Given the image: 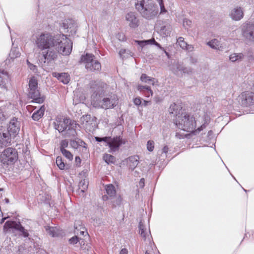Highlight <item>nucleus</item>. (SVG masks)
I'll list each match as a JSON object with an SVG mask.
<instances>
[{
	"label": "nucleus",
	"instance_id": "1",
	"mask_svg": "<svg viewBox=\"0 0 254 254\" xmlns=\"http://www.w3.org/2000/svg\"><path fill=\"white\" fill-rule=\"evenodd\" d=\"M55 40L56 36H53L49 33H42L37 38L36 43L41 51L40 63L49 64L57 58V53L54 48Z\"/></svg>",
	"mask_w": 254,
	"mask_h": 254
},
{
	"label": "nucleus",
	"instance_id": "2",
	"mask_svg": "<svg viewBox=\"0 0 254 254\" xmlns=\"http://www.w3.org/2000/svg\"><path fill=\"white\" fill-rule=\"evenodd\" d=\"M174 123L179 128L188 132L193 131L194 134H196L206 127V125L203 124L197 129L193 130L196 127L195 118L193 116L186 113H182L181 116L174 119Z\"/></svg>",
	"mask_w": 254,
	"mask_h": 254
},
{
	"label": "nucleus",
	"instance_id": "3",
	"mask_svg": "<svg viewBox=\"0 0 254 254\" xmlns=\"http://www.w3.org/2000/svg\"><path fill=\"white\" fill-rule=\"evenodd\" d=\"M135 6L141 16L147 19L154 18L158 13V6L152 0H136Z\"/></svg>",
	"mask_w": 254,
	"mask_h": 254
},
{
	"label": "nucleus",
	"instance_id": "4",
	"mask_svg": "<svg viewBox=\"0 0 254 254\" xmlns=\"http://www.w3.org/2000/svg\"><path fill=\"white\" fill-rule=\"evenodd\" d=\"M56 39L54 48L57 53L58 52L63 55H69L72 48L71 40L64 34L56 35Z\"/></svg>",
	"mask_w": 254,
	"mask_h": 254
},
{
	"label": "nucleus",
	"instance_id": "5",
	"mask_svg": "<svg viewBox=\"0 0 254 254\" xmlns=\"http://www.w3.org/2000/svg\"><path fill=\"white\" fill-rule=\"evenodd\" d=\"M118 98L116 95L111 94L104 97L101 99H96L94 105L105 110L114 108L118 104Z\"/></svg>",
	"mask_w": 254,
	"mask_h": 254
},
{
	"label": "nucleus",
	"instance_id": "6",
	"mask_svg": "<svg viewBox=\"0 0 254 254\" xmlns=\"http://www.w3.org/2000/svg\"><path fill=\"white\" fill-rule=\"evenodd\" d=\"M11 229L17 231L19 232V235L24 238H27L29 236L30 228L22 226L19 222H15L14 221H6L3 226L4 231L7 232Z\"/></svg>",
	"mask_w": 254,
	"mask_h": 254
},
{
	"label": "nucleus",
	"instance_id": "7",
	"mask_svg": "<svg viewBox=\"0 0 254 254\" xmlns=\"http://www.w3.org/2000/svg\"><path fill=\"white\" fill-rule=\"evenodd\" d=\"M80 60L85 64V68L89 71H100L101 69L100 63L95 60L94 55L92 54L82 56Z\"/></svg>",
	"mask_w": 254,
	"mask_h": 254
},
{
	"label": "nucleus",
	"instance_id": "8",
	"mask_svg": "<svg viewBox=\"0 0 254 254\" xmlns=\"http://www.w3.org/2000/svg\"><path fill=\"white\" fill-rule=\"evenodd\" d=\"M106 84L101 80H92L90 83L92 101L95 102L104 93Z\"/></svg>",
	"mask_w": 254,
	"mask_h": 254
},
{
	"label": "nucleus",
	"instance_id": "9",
	"mask_svg": "<svg viewBox=\"0 0 254 254\" xmlns=\"http://www.w3.org/2000/svg\"><path fill=\"white\" fill-rule=\"evenodd\" d=\"M96 120V117L87 114L82 116L80 119V122L86 131L92 132L97 126Z\"/></svg>",
	"mask_w": 254,
	"mask_h": 254
},
{
	"label": "nucleus",
	"instance_id": "10",
	"mask_svg": "<svg viewBox=\"0 0 254 254\" xmlns=\"http://www.w3.org/2000/svg\"><path fill=\"white\" fill-rule=\"evenodd\" d=\"M242 34L247 41L254 43V22L245 23L242 28Z\"/></svg>",
	"mask_w": 254,
	"mask_h": 254
},
{
	"label": "nucleus",
	"instance_id": "11",
	"mask_svg": "<svg viewBox=\"0 0 254 254\" xmlns=\"http://www.w3.org/2000/svg\"><path fill=\"white\" fill-rule=\"evenodd\" d=\"M239 102L244 107H249L254 105V93L244 92L239 96Z\"/></svg>",
	"mask_w": 254,
	"mask_h": 254
},
{
	"label": "nucleus",
	"instance_id": "12",
	"mask_svg": "<svg viewBox=\"0 0 254 254\" xmlns=\"http://www.w3.org/2000/svg\"><path fill=\"white\" fill-rule=\"evenodd\" d=\"M28 97L32 99L30 103H35L38 104L43 103L45 99V97L40 94L38 88L28 90Z\"/></svg>",
	"mask_w": 254,
	"mask_h": 254
},
{
	"label": "nucleus",
	"instance_id": "13",
	"mask_svg": "<svg viewBox=\"0 0 254 254\" xmlns=\"http://www.w3.org/2000/svg\"><path fill=\"white\" fill-rule=\"evenodd\" d=\"M71 123V119L69 118H57L54 122V128L58 130L59 132H63L67 128L68 124Z\"/></svg>",
	"mask_w": 254,
	"mask_h": 254
},
{
	"label": "nucleus",
	"instance_id": "14",
	"mask_svg": "<svg viewBox=\"0 0 254 254\" xmlns=\"http://www.w3.org/2000/svg\"><path fill=\"white\" fill-rule=\"evenodd\" d=\"M20 123L16 118H13L9 122V126L6 131H8L11 136L14 138L20 130Z\"/></svg>",
	"mask_w": 254,
	"mask_h": 254
},
{
	"label": "nucleus",
	"instance_id": "15",
	"mask_svg": "<svg viewBox=\"0 0 254 254\" xmlns=\"http://www.w3.org/2000/svg\"><path fill=\"white\" fill-rule=\"evenodd\" d=\"M11 135L5 129L0 128V147L3 148L10 145L11 141Z\"/></svg>",
	"mask_w": 254,
	"mask_h": 254
},
{
	"label": "nucleus",
	"instance_id": "16",
	"mask_svg": "<svg viewBox=\"0 0 254 254\" xmlns=\"http://www.w3.org/2000/svg\"><path fill=\"white\" fill-rule=\"evenodd\" d=\"M79 125L74 120H71L70 124L67 126V128L64 131V135L65 137H75L77 135L76 128Z\"/></svg>",
	"mask_w": 254,
	"mask_h": 254
},
{
	"label": "nucleus",
	"instance_id": "17",
	"mask_svg": "<svg viewBox=\"0 0 254 254\" xmlns=\"http://www.w3.org/2000/svg\"><path fill=\"white\" fill-rule=\"evenodd\" d=\"M70 145L72 148L79 149L83 152L87 153L88 151L87 144L81 139L77 138L75 140H71Z\"/></svg>",
	"mask_w": 254,
	"mask_h": 254
},
{
	"label": "nucleus",
	"instance_id": "18",
	"mask_svg": "<svg viewBox=\"0 0 254 254\" xmlns=\"http://www.w3.org/2000/svg\"><path fill=\"white\" fill-rule=\"evenodd\" d=\"M126 20L129 26L131 28H135L139 25V20L134 12L127 13L126 15Z\"/></svg>",
	"mask_w": 254,
	"mask_h": 254
},
{
	"label": "nucleus",
	"instance_id": "19",
	"mask_svg": "<svg viewBox=\"0 0 254 254\" xmlns=\"http://www.w3.org/2000/svg\"><path fill=\"white\" fill-rule=\"evenodd\" d=\"M0 156L2 159H16L18 158L17 151L15 148L8 147L3 150Z\"/></svg>",
	"mask_w": 254,
	"mask_h": 254
},
{
	"label": "nucleus",
	"instance_id": "20",
	"mask_svg": "<svg viewBox=\"0 0 254 254\" xmlns=\"http://www.w3.org/2000/svg\"><path fill=\"white\" fill-rule=\"evenodd\" d=\"M80 178H83L79 183L78 188L79 190L81 192L84 193L88 189L89 182L87 177L86 172L83 171L79 174Z\"/></svg>",
	"mask_w": 254,
	"mask_h": 254
},
{
	"label": "nucleus",
	"instance_id": "21",
	"mask_svg": "<svg viewBox=\"0 0 254 254\" xmlns=\"http://www.w3.org/2000/svg\"><path fill=\"white\" fill-rule=\"evenodd\" d=\"M172 71L175 74H178L179 71L183 72L184 73L190 74L193 71L191 68H188L184 66L182 64L177 63L173 65Z\"/></svg>",
	"mask_w": 254,
	"mask_h": 254
},
{
	"label": "nucleus",
	"instance_id": "22",
	"mask_svg": "<svg viewBox=\"0 0 254 254\" xmlns=\"http://www.w3.org/2000/svg\"><path fill=\"white\" fill-rule=\"evenodd\" d=\"M111 151L114 152L119 149V147L123 143L122 139L120 137H114L111 141L107 142Z\"/></svg>",
	"mask_w": 254,
	"mask_h": 254
},
{
	"label": "nucleus",
	"instance_id": "23",
	"mask_svg": "<svg viewBox=\"0 0 254 254\" xmlns=\"http://www.w3.org/2000/svg\"><path fill=\"white\" fill-rule=\"evenodd\" d=\"M58 167L61 170L69 169L72 167V160H56Z\"/></svg>",
	"mask_w": 254,
	"mask_h": 254
},
{
	"label": "nucleus",
	"instance_id": "24",
	"mask_svg": "<svg viewBox=\"0 0 254 254\" xmlns=\"http://www.w3.org/2000/svg\"><path fill=\"white\" fill-rule=\"evenodd\" d=\"M52 75L64 84H67L70 81V76L67 73H58L55 72H53Z\"/></svg>",
	"mask_w": 254,
	"mask_h": 254
},
{
	"label": "nucleus",
	"instance_id": "25",
	"mask_svg": "<svg viewBox=\"0 0 254 254\" xmlns=\"http://www.w3.org/2000/svg\"><path fill=\"white\" fill-rule=\"evenodd\" d=\"M139 233L141 236V237L144 239L146 240L147 238H149L150 232L149 229H147L146 226H145L144 224V222L141 220L139 224Z\"/></svg>",
	"mask_w": 254,
	"mask_h": 254
},
{
	"label": "nucleus",
	"instance_id": "26",
	"mask_svg": "<svg viewBox=\"0 0 254 254\" xmlns=\"http://www.w3.org/2000/svg\"><path fill=\"white\" fill-rule=\"evenodd\" d=\"M244 16V12L241 7L234 8L231 13V18L235 20H240Z\"/></svg>",
	"mask_w": 254,
	"mask_h": 254
},
{
	"label": "nucleus",
	"instance_id": "27",
	"mask_svg": "<svg viewBox=\"0 0 254 254\" xmlns=\"http://www.w3.org/2000/svg\"><path fill=\"white\" fill-rule=\"evenodd\" d=\"M10 117L9 109L6 106L0 107V125L4 123Z\"/></svg>",
	"mask_w": 254,
	"mask_h": 254
},
{
	"label": "nucleus",
	"instance_id": "28",
	"mask_svg": "<svg viewBox=\"0 0 254 254\" xmlns=\"http://www.w3.org/2000/svg\"><path fill=\"white\" fill-rule=\"evenodd\" d=\"M169 112L170 114H173L176 117L175 119L179 117V116H181V113H183L180 106L175 103L172 104L170 105Z\"/></svg>",
	"mask_w": 254,
	"mask_h": 254
},
{
	"label": "nucleus",
	"instance_id": "29",
	"mask_svg": "<svg viewBox=\"0 0 254 254\" xmlns=\"http://www.w3.org/2000/svg\"><path fill=\"white\" fill-rule=\"evenodd\" d=\"M47 233L52 237H58L61 234V231L57 227H52L49 226H45Z\"/></svg>",
	"mask_w": 254,
	"mask_h": 254
},
{
	"label": "nucleus",
	"instance_id": "30",
	"mask_svg": "<svg viewBox=\"0 0 254 254\" xmlns=\"http://www.w3.org/2000/svg\"><path fill=\"white\" fill-rule=\"evenodd\" d=\"M45 109V105H42L39 110L33 114L32 116V119L35 121H39L43 117Z\"/></svg>",
	"mask_w": 254,
	"mask_h": 254
},
{
	"label": "nucleus",
	"instance_id": "31",
	"mask_svg": "<svg viewBox=\"0 0 254 254\" xmlns=\"http://www.w3.org/2000/svg\"><path fill=\"white\" fill-rule=\"evenodd\" d=\"M137 89L147 97L152 96L153 95V91L149 86L139 85L137 86Z\"/></svg>",
	"mask_w": 254,
	"mask_h": 254
},
{
	"label": "nucleus",
	"instance_id": "32",
	"mask_svg": "<svg viewBox=\"0 0 254 254\" xmlns=\"http://www.w3.org/2000/svg\"><path fill=\"white\" fill-rule=\"evenodd\" d=\"M74 228L75 230V233L78 234V232L77 231H79V233L80 235H86L87 234L86 229L84 226L82 225V223L80 221H77L75 223Z\"/></svg>",
	"mask_w": 254,
	"mask_h": 254
},
{
	"label": "nucleus",
	"instance_id": "33",
	"mask_svg": "<svg viewBox=\"0 0 254 254\" xmlns=\"http://www.w3.org/2000/svg\"><path fill=\"white\" fill-rule=\"evenodd\" d=\"M171 31V28L170 25H166L162 26L160 29V34L163 37H166L170 35Z\"/></svg>",
	"mask_w": 254,
	"mask_h": 254
},
{
	"label": "nucleus",
	"instance_id": "34",
	"mask_svg": "<svg viewBox=\"0 0 254 254\" xmlns=\"http://www.w3.org/2000/svg\"><path fill=\"white\" fill-rule=\"evenodd\" d=\"M207 45L212 49H219L221 47L220 42L216 39H213L207 43Z\"/></svg>",
	"mask_w": 254,
	"mask_h": 254
},
{
	"label": "nucleus",
	"instance_id": "35",
	"mask_svg": "<svg viewBox=\"0 0 254 254\" xmlns=\"http://www.w3.org/2000/svg\"><path fill=\"white\" fill-rule=\"evenodd\" d=\"M244 55L243 53H233L229 57L230 60L232 62L241 61L244 59Z\"/></svg>",
	"mask_w": 254,
	"mask_h": 254
},
{
	"label": "nucleus",
	"instance_id": "36",
	"mask_svg": "<svg viewBox=\"0 0 254 254\" xmlns=\"http://www.w3.org/2000/svg\"><path fill=\"white\" fill-rule=\"evenodd\" d=\"M140 80L143 82L154 85L155 79L147 76L146 74H142L140 76Z\"/></svg>",
	"mask_w": 254,
	"mask_h": 254
},
{
	"label": "nucleus",
	"instance_id": "37",
	"mask_svg": "<svg viewBox=\"0 0 254 254\" xmlns=\"http://www.w3.org/2000/svg\"><path fill=\"white\" fill-rule=\"evenodd\" d=\"M105 190L107 193L111 198L116 194V190L115 187L112 184H109L105 186Z\"/></svg>",
	"mask_w": 254,
	"mask_h": 254
},
{
	"label": "nucleus",
	"instance_id": "38",
	"mask_svg": "<svg viewBox=\"0 0 254 254\" xmlns=\"http://www.w3.org/2000/svg\"><path fill=\"white\" fill-rule=\"evenodd\" d=\"M110 203L112 205L113 207H115L121 204L122 199L120 196L116 197H112L109 199Z\"/></svg>",
	"mask_w": 254,
	"mask_h": 254
},
{
	"label": "nucleus",
	"instance_id": "39",
	"mask_svg": "<svg viewBox=\"0 0 254 254\" xmlns=\"http://www.w3.org/2000/svg\"><path fill=\"white\" fill-rule=\"evenodd\" d=\"M177 43L183 49L189 50L190 48V45L187 44L182 37H180L177 39Z\"/></svg>",
	"mask_w": 254,
	"mask_h": 254
},
{
	"label": "nucleus",
	"instance_id": "40",
	"mask_svg": "<svg viewBox=\"0 0 254 254\" xmlns=\"http://www.w3.org/2000/svg\"><path fill=\"white\" fill-rule=\"evenodd\" d=\"M38 88V82L34 77L31 78L29 81V89H34Z\"/></svg>",
	"mask_w": 254,
	"mask_h": 254
},
{
	"label": "nucleus",
	"instance_id": "41",
	"mask_svg": "<svg viewBox=\"0 0 254 254\" xmlns=\"http://www.w3.org/2000/svg\"><path fill=\"white\" fill-rule=\"evenodd\" d=\"M20 55V53L19 52L18 49H12L9 54V56L10 58V59H14L16 58H17L18 57H19Z\"/></svg>",
	"mask_w": 254,
	"mask_h": 254
},
{
	"label": "nucleus",
	"instance_id": "42",
	"mask_svg": "<svg viewBox=\"0 0 254 254\" xmlns=\"http://www.w3.org/2000/svg\"><path fill=\"white\" fill-rule=\"evenodd\" d=\"M60 151L63 156L66 158V159H73V155L69 151L66 149H64Z\"/></svg>",
	"mask_w": 254,
	"mask_h": 254
},
{
	"label": "nucleus",
	"instance_id": "43",
	"mask_svg": "<svg viewBox=\"0 0 254 254\" xmlns=\"http://www.w3.org/2000/svg\"><path fill=\"white\" fill-rule=\"evenodd\" d=\"M68 146V141L66 139L62 140L60 143V150L66 149V148Z\"/></svg>",
	"mask_w": 254,
	"mask_h": 254
},
{
	"label": "nucleus",
	"instance_id": "44",
	"mask_svg": "<svg viewBox=\"0 0 254 254\" xmlns=\"http://www.w3.org/2000/svg\"><path fill=\"white\" fill-rule=\"evenodd\" d=\"M192 24V22L190 20L185 18L183 20V26L186 28L188 29L191 27Z\"/></svg>",
	"mask_w": 254,
	"mask_h": 254
},
{
	"label": "nucleus",
	"instance_id": "45",
	"mask_svg": "<svg viewBox=\"0 0 254 254\" xmlns=\"http://www.w3.org/2000/svg\"><path fill=\"white\" fill-rule=\"evenodd\" d=\"M154 148V142L153 140H148L147 143V149L149 151H152Z\"/></svg>",
	"mask_w": 254,
	"mask_h": 254
},
{
	"label": "nucleus",
	"instance_id": "46",
	"mask_svg": "<svg viewBox=\"0 0 254 254\" xmlns=\"http://www.w3.org/2000/svg\"><path fill=\"white\" fill-rule=\"evenodd\" d=\"M160 7V14H164L167 12L165 9L163 0H158Z\"/></svg>",
	"mask_w": 254,
	"mask_h": 254
},
{
	"label": "nucleus",
	"instance_id": "47",
	"mask_svg": "<svg viewBox=\"0 0 254 254\" xmlns=\"http://www.w3.org/2000/svg\"><path fill=\"white\" fill-rule=\"evenodd\" d=\"M27 65L28 66V67L32 70L35 73H36L37 71V66L32 64H31L28 60L27 61Z\"/></svg>",
	"mask_w": 254,
	"mask_h": 254
},
{
	"label": "nucleus",
	"instance_id": "48",
	"mask_svg": "<svg viewBox=\"0 0 254 254\" xmlns=\"http://www.w3.org/2000/svg\"><path fill=\"white\" fill-rule=\"evenodd\" d=\"M129 51L127 50V51L126 49H121L119 51V55L120 56V57L121 58H122L123 59H124V58H126V57L124 56V54H126V53L127 54H129Z\"/></svg>",
	"mask_w": 254,
	"mask_h": 254
},
{
	"label": "nucleus",
	"instance_id": "49",
	"mask_svg": "<svg viewBox=\"0 0 254 254\" xmlns=\"http://www.w3.org/2000/svg\"><path fill=\"white\" fill-rule=\"evenodd\" d=\"M247 56L249 60L254 59V54L253 51L251 49L248 50L247 53Z\"/></svg>",
	"mask_w": 254,
	"mask_h": 254
},
{
	"label": "nucleus",
	"instance_id": "50",
	"mask_svg": "<svg viewBox=\"0 0 254 254\" xmlns=\"http://www.w3.org/2000/svg\"><path fill=\"white\" fill-rule=\"evenodd\" d=\"M79 238L77 236H74L69 240V242L71 244H76L78 242Z\"/></svg>",
	"mask_w": 254,
	"mask_h": 254
},
{
	"label": "nucleus",
	"instance_id": "51",
	"mask_svg": "<svg viewBox=\"0 0 254 254\" xmlns=\"http://www.w3.org/2000/svg\"><path fill=\"white\" fill-rule=\"evenodd\" d=\"M95 140L96 141H98V142H101L102 141H104V142H107L109 140L110 137H95Z\"/></svg>",
	"mask_w": 254,
	"mask_h": 254
},
{
	"label": "nucleus",
	"instance_id": "52",
	"mask_svg": "<svg viewBox=\"0 0 254 254\" xmlns=\"http://www.w3.org/2000/svg\"><path fill=\"white\" fill-rule=\"evenodd\" d=\"M117 37L120 41H124L126 40L125 35L123 33H118V34L117 35Z\"/></svg>",
	"mask_w": 254,
	"mask_h": 254
},
{
	"label": "nucleus",
	"instance_id": "53",
	"mask_svg": "<svg viewBox=\"0 0 254 254\" xmlns=\"http://www.w3.org/2000/svg\"><path fill=\"white\" fill-rule=\"evenodd\" d=\"M135 42H137L138 43V44L140 46H141V47H143L145 45L148 44L147 43L146 40H145V41H135Z\"/></svg>",
	"mask_w": 254,
	"mask_h": 254
},
{
	"label": "nucleus",
	"instance_id": "54",
	"mask_svg": "<svg viewBox=\"0 0 254 254\" xmlns=\"http://www.w3.org/2000/svg\"><path fill=\"white\" fill-rule=\"evenodd\" d=\"M134 104L136 106H139L141 104V101L139 98H136L133 100Z\"/></svg>",
	"mask_w": 254,
	"mask_h": 254
},
{
	"label": "nucleus",
	"instance_id": "55",
	"mask_svg": "<svg viewBox=\"0 0 254 254\" xmlns=\"http://www.w3.org/2000/svg\"><path fill=\"white\" fill-rule=\"evenodd\" d=\"M138 186L140 188H143L144 187V179L143 178H141L140 180V181L139 182V183H138Z\"/></svg>",
	"mask_w": 254,
	"mask_h": 254
},
{
	"label": "nucleus",
	"instance_id": "56",
	"mask_svg": "<svg viewBox=\"0 0 254 254\" xmlns=\"http://www.w3.org/2000/svg\"><path fill=\"white\" fill-rule=\"evenodd\" d=\"M93 221L95 222L94 225H98L101 223V219L100 218L93 219Z\"/></svg>",
	"mask_w": 254,
	"mask_h": 254
},
{
	"label": "nucleus",
	"instance_id": "57",
	"mask_svg": "<svg viewBox=\"0 0 254 254\" xmlns=\"http://www.w3.org/2000/svg\"><path fill=\"white\" fill-rule=\"evenodd\" d=\"M105 161L107 164H112L115 163L116 160H105Z\"/></svg>",
	"mask_w": 254,
	"mask_h": 254
},
{
	"label": "nucleus",
	"instance_id": "58",
	"mask_svg": "<svg viewBox=\"0 0 254 254\" xmlns=\"http://www.w3.org/2000/svg\"><path fill=\"white\" fill-rule=\"evenodd\" d=\"M147 43L148 44H153L155 45V42H157L154 38H152L150 40H146Z\"/></svg>",
	"mask_w": 254,
	"mask_h": 254
},
{
	"label": "nucleus",
	"instance_id": "59",
	"mask_svg": "<svg viewBox=\"0 0 254 254\" xmlns=\"http://www.w3.org/2000/svg\"><path fill=\"white\" fill-rule=\"evenodd\" d=\"M120 254H128V251L126 249H123L121 250Z\"/></svg>",
	"mask_w": 254,
	"mask_h": 254
},
{
	"label": "nucleus",
	"instance_id": "60",
	"mask_svg": "<svg viewBox=\"0 0 254 254\" xmlns=\"http://www.w3.org/2000/svg\"><path fill=\"white\" fill-rule=\"evenodd\" d=\"M169 148L167 146H165L162 149V152L166 153L168 152Z\"/></svg>",
	"mask_w": 254,
	"mask_h": 254
},
{
	"label": "nucleus",
	"instance_id": "61",
	"mask_svg": "<svg viewBox=\"0 0 254 254\" xmlns=\"http://www.w3.org/2000/svg\"><path fill=\"white\" fill-rule=\"evenodd\" d=\"M78 242L79 243L80 246H81V247L82 248H83V246L84 245V241L81 239H79V241Z\"/></svg>",
	"mask_w": 254,
	"mask_h": 254
},
{
	"label": "nucleus",
	"instance_id": "62",
	"mask_svg": "<svg viewBox=\"0 0 254 254\" xmlns=\"http://www.w3.org/2000/svg\"><path fill=\"white\" fill-rule=\"evenodd\" d=\"M155 45L157 47H158L160 50H161L162 51L164 50V48H163L160 45V44H159L157 42H155Z\"/></svg>",
	"mask_w": 254,
	"mask_h": 254
},
{
	"label": "nucleus",
	"instance_id": "63",
	"mask_svg": "<svg viewBox=\"0 0 254 254\" xmlns=\"http://www.w3.org/2000/svg\"><path fill=\"white\" fill-rule=\"evenodd\" d=\"M109 157V159H110V158H112L113 157V156H112L111 155H108V154H106L104 156V159H108L107 158Z\"/></svg>",
	"mask_w": 254,
	"mask_h": 254
},
{
	"label": "nucleus",
	"instance_id": "64",
	"mask_svg": "<svg viewBox=\"0 0 254 254\" xmlns=\"http://www.w3.org/2000/svg\"><path fill=\"white\" fill-rule=\"evenodd\" d=\"M165 54V55L167 56L168 58H170V54H169V53H168L167 52H166V51L164 49V50L162 51Z\"/></svg>",
	"mask_w": 254,
	"mask_h": 254
}]
</instances>
